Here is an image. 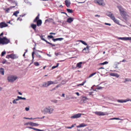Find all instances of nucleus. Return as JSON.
I'll use <instances>...</instances> for the list:
<instances>
[{
  "label": "nucleus",
  "instance_id": "3c124183",
  "mask_svg": "<svg viewBox=\"0 0 131 131\" xmlns=\"http://www.w3.org/2000/svg\"><path fill=\"white\" fill-rule=\"evenodd\" d=\"M125 80L126 81H131V80H130L129 79H125Z\"/></svg>",
  "mask_w": 131,
  "mask_h": 131
},
{
  "label": "nucleus",
  "instance_id": "1a4fd4ad",
  "mask_svg": "<svg viewBox=\"0 0 131 131\" xmlns=\"http://www.w3.org/2000/svg\"><path fill=\"white\" fill-rule=\"evenodd\" d=\"M82 114H83L81 113H78L74 115L71 117V118H78L81 117Z\"/></svg>",
  "mask_w": 131,
  "mask_h": 131
},
{
  "label": "nucleus",
  "instance_id": "9b49d317",
  "mask_svg": "<svg viewBox=\"0 0 131 131\" xmlns=\"http://www.w3.org/2000/svg\"><path fill=\"white\" fill-rule=\"evenodd\" d=\"M118 39H121L124 40H131V37H118Z\"/></svg>",
  "mask_w": 131,
  "mask_h": 131
},
{
  "label": "nucleus",
  "instance_id": "bf43d9fd",
  "mask_svg": "<svg viewBox=\"0 0 131 131\" xmlns=\"http://www.w3.org/2000/svg\"><path fill=\"white\" fill-rule=\"evenodd\" d=\"M126 60L125 59H123L122 60V61H120V62H126Z\"/></svg>",
  "mask_w": 131,
  "mask_h": 131
},
{
  "label": "nucleus",
  "instance_id": "f3484780",
  "mask_svg": "<svg viewBox=\"0 0 131 131\" xmlns=\"http://www.w3.org/2000/svg\"><path fill=\"white\" fill-rule=\"evenodd\" d=\"M87 125L84 123H82L80 124L79 125L77 126V128L84 127L86 126Z\"/></svg>",
  "mask_w": 131,
  "mask_h": 131
},
{
  "label": "nucleus",
  "instance_id": "6e6552de",
  "mask_svg": "<svg viewBox=\"0 0 131 131\" xmlns=\"http://www.w3.org/2000/svg\"><path fill=\"white\" fill-rule=\"evenodd\" d=\"M103 0H94V2L96 4H98L100 5L104 6L105 4L103 2Z\"/></svg>",
  "mask_w": 131,
  "mask_h": 131
},
{
  "label": "nucleus",
  "instance_id": "4be33fe9",
  "mask_svg": "<svg viewBox=\"0 0 131 131\" xmlns=\"http://www.w3.org/2000/svg\"><path fill=\"white\" fill-rule=\"evenodd\" d=\"M29 124L30 125L32 126H37L39 125V124H37L32 122H30Z\"/></svg>",
  "mask_w": 131,
  "mask_h": 131
},
{
  "label": "nucleus",
  "instance_id": "e2e57ef3",
  "mask_svg": "<svg viewBox=\"0 0 131 131\" xmlns=\"http://www.w3.org/2000/svg\"><path fill=\"white\" fill-rule=\"evenodd\" d=\"M50 34H53V35H55V33H53V32H51L50 33Z\"/></svg>",
  "mask_w": 131,
  "mask_h": 131
},
{
  "label": "nucleus",
  "instance_id": "58836bf2",
  "mask_svg": "<svg viewBox=\"0 0 131 131\" xmlns=\"http://www.w3.org/2000/svg\"><path fill=\"white\" fill-rule=\"evenodd\" d=\"M46 43L51 45L52 46H56L55 44H53L49 42H48V41L46 42Z\"/></svg>",
  "mask_w": 131,
  "mask_h": 131
},
{
  "label": "nucleus",
  "instance_id": "f03ea898",
  "mask_svg": "<svg viewBox=\"0 0 131 131\" xmlns=\"http://www.w3.org/2000/svg\"><path fill=\"white\" fill-rule=\"evenodd\" d=\"M53 111V109L52 108H51L49 106L45 108L42 111V112L45 114H47V113L50 114L52 113Z\"/></svg>",
  "mask_w": 131,
  "mask_h": 131
},
{
  "label": "nucleus",
  "instance_id": "680f3d73",
  "mask_svg": "<svg viewBox=\"0 0 131 131\" xmlns=\"http://www.w3.org/2000/svg\"><path fill=\"white\" fill-rule=\"evenodd\" d=\"M53 102L55 103H57V101L56 100H54Z\"/></svg>",
  "mask_w": 131,
  "mask_h": 131
},
{
  "label": "nucleus",
  "instance_id": "ddd939ff",
  "mask_svg": "<svg viewBox=\"0 0 131 131\" xmlns=\"http://www.w3.org/2000/svg\"><path fill=\"white\" fill-rule=\"evenodd\" d=\"M8 58H10L12 59H14L16 58V55L13 54L8 55Z\"/></svg>",
  "mask_w": 131,
  "mask_h": 131
},
{
  "label": "nucleus",
  "instance_id": "338daca9",
  "mask_svg": "<svg viewBox=\"0 0 131 131\" xmlns=\"http://www.w3.org/2000/svg\"><path fill=\"white\" fill-rule=\"evenodd\" d=\"M25 119H32V118H26L25 117Z\"/></svg>",
  "mask_w": 131,
  "mask_h": 131
},
{
  "label": "nucleus",
  "instance_id": "7ed1b4c3",
  "mask_svg": "<svg viewBox=\"0 0 131 131\" xmlns=\"http://www.w3.org/2000/svg\"><path fill=\"white\" fill-rule=\"evenodd\" d=\"M10 42L9 40L6 37H3V38L0 37V45L7 44Z\"/></svg>",
  "mask_w": 131,
  "mask_h": 131
},
{
  "label": "nucleus",
  "instance_id": "37998d69",
  "mask_svg": "<svg viewBox=\"0 0 131 131\" xmlns=\"http://www.w3.org/2000/svg\"><path fill=\"white\" fill-rule=\"evenodd\" d=\"M111 120L113 119H116V120H120V119L118 118H114L111 119Z\"/></svg>",
  "mask_w": 131,
  "mask_h": 131
},
{
  "label": "nucleus",
  "instance_id": "4468645a",
  "mask_svg": "<svg viewBox=\"0 0 131 131\" xmlns=\"http://www.w3.org/2000/svg\"><path fill=\"white\" fill-rule=\"evenodd\" d=\"M89 47L88 46H87L86 47L83 49V51L84 53H88L89 52Z\"/></svg>",
  "mask_w": 131,
  "mask_h": 131
},
{
  "label": "nucleus",
  "instance_id": "a19ab883",
  "mask_svg": "<svg viewBox=\"0 0 131 131\" xmlns=\"http://www.w3.org/2000/svg\"><path fill=\"white\" fill-rule=\"evenodd\" d=\"M53 20V19L52 18H49L48 19L46 20V21H48L49 22Z\"/></svg>",
  "mask_w": 131,
  "mask_h": 131
},
{
  "label": "nucleus",
  "instance_id": "473e14b6",
  "mask_svg": "<svg viewBox=\"0 0 131 131\" xmlns=\"http://www.w3.org/2000/svg\"><path fill=\"white\" fill-rule=\"evenodd\" d=\"M67 11L69 13H72L73 12L72 10L69 9H67Z\"/></svg>",
  "mask_w": 131,
  "mask_h": 131
},
{
  "label": "nucleus",
  "instance_id": "7c9ffc66",
  "mask_svg": "<svg viewBox=\"0 0 131 131\" xmlns=\"http://www.w3.org/2000/svg\"><path fill=\"white\" fill-rule=\"evenodd\" d=\"M97 87L96 88L95 91H97L96 90H99V89H102L103 88L101 86V87H98V85H97Z\"/></svg>",
  "mask_w": 131,
  "mask_h": 131
},
{
  "label": "nucleus",
  "instance_id": "2eb2a0df",
  "mask_svg": "<svg viewBox=\"0 0 131 131\" xmlns=\"http://www.w3.org/2000/svg\"><path fill=\"white\" fill-rule=\"evenodd\" d=\"M65 4L67 7H69L70 6L71 3L68 0H66L65 1Z\"/></svg>",
  "mask_w": 131,
  "mask_h": 131
},
{
  "label": "nucleus",
  "instance_id": "603ef678",
  "mask_svg": "<svg viewBox=\"0 0 131 131\" xmlns=\"http://www.w3.org/2000/svg\"><path fill=\"white\" fill-rule=\"evenodd\" d=\"M77 2L78 3L80 4V3H84L85 2V1H84L83 2H78V1H77Z\"/></svg>",
  "mask_w": 131,
  "mask_h": 131
},
{
  "label": "nucleus",
  "instance_id": "aec40b11",
  "mask_svg": "<svg viewBox=\"0 0 131 131\" xmlns=\"http://www.w3.org/2000/svg\"><path fill=\"white\" fill-rule=\"evenodd\" d=\"M31 26L34 30H36V28L37 27V25L36 24H32L31 25Z\"/></svg>",
  "mask_w": 131,
  "mask_h": 131
},
{
  "label": "nucleus",
  "instance_id": "09e8293b",
  "mask_svg": "<svg viewBox=\"0 0 131 131\" xmlns=\"http://www.w3.org/2000/svg\"><path fill=\"white\" fill-rule=\"evenodd\" d=\"M25 110L26 111H28L29 110V107H26L25 108Z\"/></svg>",
  "mask_w": 131,
  "mask_h": 131
},
{
  "label": "nucleus",
  "instance_id": "c03bdc74",
  "mask_svg": "<svg viewBox=\"0 0 131 131\" xmlns=\"http://www.w3.org/2000/svg\"><path fill=\"white\" fill-rule=\"evenodd\" d=\"M13 102L14 104H17V103L16 102V101L15 99L13 101Z\"/></svg>",
  "mask_w": 131,
  "mask_h": 131
},
{
  "label": "nucleus",
  "instance_id": "c85d7f7f",
  "mask_svg": "<svg viewBox=\"0 0 131 131\" xmlns=\"http://www.w3.org/2000/svg\"><path fill=\"white\" fill-rule=\"evenodd\" d=\"M29 128H31V129H33L35 130H36V131H42V130H40V129H36V128H33V127H29Z\"/></svg>",
  "mask_w": 131,
  "mask_h": 131
},
{
  "label": "nucleus",
  "instance_id": "79ce46f5",
  "mask_svg": "<svg viewBox=\"0 0 131 131\" xmlns=\"http://www.w3.org/2000/svg\"><path fill=\"white\" fill-rule=\"evenodd\" d=\"M36 54L37 57L39 58H41V56L39 55L38 53H36Z\"/></svg>",
  "mask_w": 131,
  "mask_h": 131
},
{
  "label": "nucleus",
  "instance_id": "bb28decb",
  "mask_svg": "<svg viewBox=\"0 0 131 131\" xmlns=\"http://www.w3.org/2000/svg\"><path fill=\"white\" fill-rule=\"evenodd\" d=\"M48 86L47 82H44L43 83L42 87H47Z\"/></svg>",
  "mask_w": 131,
  "mask_h": 131
},
{
  "label": "nucleus",
  "instance_id": "c9c22d12",
  "mask_svg": "<svg viewBox=\"0 0 131 131\" xmlns=\"http://www.w3.org/2000/svg\"><path fill=\"white\" fill-rule=\"evenodd\" d=\"M6 53V51H4L2 52L1 53V56L2 57L3 56L4 54H5Z\"/></svg>",
  "mask_w": 131,
  "mask_h": 131
},
{
  "label": "nucleus",
  "instance_id": "8fccbe9b",
  "mask_svg": "<svg viewBox=\"0 0 131 131\" xmlns=\"http://www.w3.org/2000/svg\"><path fill=\"white\" fill-rule=\"evenodd\" d=\"M105 24L106 25H108L109 26H110L111 25V24H110L108 23H105Z\"/></svg>",
  "mask_w": 131,
  "mask_h": 131
},
{
  "label": "nucleus",
  "instance_id": "a878e982",
  "mask_svg": "<svg viewBox=\"0 0 131 131\" xmlns=\"http://www.w3.org/2000/svg\"><path fill=\"white\" fill-rule=\"evenodd\" d=\"M78 41L81 42L82 44L86 46L88 45L87 43L85 41H83L82 40H79Z\"/></svg>",
  "mask_w": 131,
  "mask_h": 131
},
{
  "label": "nucleus",
  "instance_id": "dca6fc26",
  "mask_svg": "<svg viewBox=\"0 0 131 131\" xmlns=\"http://www.w3.org/2000/svg\"><path fill=\"white\" fill-rule=\"evenodd\" d=\"M74 19L73 18H68L67 20V22L69 23H71L73 21Z\"/></svg>",
  "mask_w": 131,
  "mask_h": 131
},
{
  "label": "nucleus",
  "instance_id": "864d4df0",
  "mask_svg": "<svg viewBox=\"0 0 131 131\" xmlns=\"http://www.w3.org/2000/svg\"><path fill=\"white\" fill-rule=\"evenodd\" d=\"M17 91L18 92V93L19 94H20V95H22V93H20V92H19L18 90H17Z\"/></svg>",
  "mask_w": 131,
  "mask_h": 131
},
{
  "label": "nucleus",
  "instance_id": "69168bd1",
  "mask_svg": "<svg viewBox=\"0 0 131 131\" xmlns=\"http://www.w3.org/2000/svg\"><path fill=\"white\" fill-rule=\"evenodd\" d=\"M64 95H65V94H64V93H63L62 94V96H63V97H64Z\"/></svg>",
  "mask_w": 131,
  "mask_h": 131
},
{
  "label": "nucleus",
  "instance_id": "72a5a7b5",
  "mask_svg": "<svg viewBox=\"0 0 131 131\" xmlns=\"http://www.w3.org/2000/svg\"><path fill=\"white\" fill-rule=\"evenodd\" d=\"M34 64L36 66H38L39 65V64L38 62H35L34 63Z\"/></svg>",
  "mask_w": 131,
  "mask_h": 131
},
{
  "label": "nucleus",
  "instance_id": "cd10ccee",
  "mask_svg": "<svg viewBox=\"0 0 131 131\" xmlns=\"http://www.w3.org/2000/svg\"><path fill=\"white\" fill-rule=\"evenodd\" d=\"M126 101L125 100H117V101L119 102L120 103H123L126 102V101Z\"/></svg>",
  "mask_w": 131,
  "mask_h": 131
},
{
  "label": "nucleus",
  "instance_id": "4c0bfd02",
  "mask_svg": "<svg viewBox=\"0 0 131 131\" xmlns=\"http://www.w3.org/2000/svg\"><path fill=\"white\" fill-rule=\"evenodd\" d=\"M17 98H18L19 100H21L23 99L24 100H25V97H20L19 96H17Z\"/></svg>",
  "mask_w": 131,
  "mask_h": 131
},
{
  "label": "nucleus",
  "instance_id": "e433bc0d",
  "mask_svg": "<svg viewBox=\"0 0 131 131\" xmlns=\"http://www.w3.org/2000/svg\"><path fill=\"white\" fill-rule=\"evenodd\" d=\"M40 38L41 40L45 41L46 42L48 41L47 40H46L45 39L43 38V36H40Z\"/></svg>",
  "mask_w": 131,
  "mask_h": 131
},
{
  "label": "nucleus",
  "instance_id": "2f4dec72",
  "mask_svg": "<svg viewBox=\"0 0 131 131\" xmlns=\"http://www.w3.org/2000/svg\"><path fill=\"white\" fill-rule=\"evenodd\" d=\"M108 63V62L107 61H105L103 63H101L100 64L101 65H105L107 64Z\"/></svg>",
  "mask_w": 131,
  "mask_h": 131
},
{
  "label": "nucleus",
  "instance_id": "a18cd8bd",
  "mask_svg": "<svg viewBox=\"0 0 131 131\" xmlns=\"http://www.w3.org/2000/svg\"><path fill=\"white\" fill-rule=\"evenodd\" d=\"M53 36L51 35H48V38H53Z\"/></svg>",
  "mask_w": 131,
  "mask_h": 131
},
{
  "label": "nucleus",
  "instance_id": "ea45409f",
  "mask_svg": "<svg viewBox=\"0 0 131 131\" xmlns=\"http://www.w3.org/2000/svg\"><path fill=\"white\" fill-rule=\"evenodd\" d=\"M59 64V63H57V64L56 66H53V67H52V69H54V68L57 67H58V66Z\"/></svg>",
  "mask_w": 131,
  "mask_h": 131
},
{
  "label": "nucleus",
  "instance_id": "49530a36",
  "mask_svg": "<svg viewBox=\"0 0 131 131\" xmlns=\"http://www.w3.org/2000/svg\"><path fill=\"white\" fill-rule=\"evenodd\" d=\"M6 60L5 59L2 62V63L3 64H4L6 63Z\"/></svg>",
  "mask_w": 131,
  "mask_h": 131
},
{
  "label": "nucleus",
  "instance_id": "f704fd0d",
  "mask_svg": "<svg viewBox=\"0 0 131 131\" xmlns=\"http://www.w3.org/2000/svg\"><path fill=\"white\" fill-rule=\"evenodd\" d=\"M115 74L114 73H111L110 74V75L112 76H116L117 77H118V74H116L117 75H115Z\"/></svg>",
  "mask_w": 131,
  "mask_h": 131
},
{
  "label": "nucleus",
  "instance_id": "39448f33",
  "mask_svg": "<svg viewBox=\"0 0 131 131\" xmlns=\"http://www.w3.org/2000/svg\"><path fill=\"white\" fill-rule=\"evenodd\" d=\"M39 15L38 14L33 20L34 23L37 22V25L38 26H41L42 23L41 20V19H39Z\"/></svg>",
  "mask_w": 131,
  "mask_h": 131
},
{
  "label": "nucleus",
  "instance_id": "9d476101",
  "mask_svg": "<svg viewBox=\"0 0 131 131\" xmlns=\"http://www.w3.org/2000/svg\"><path fill=\"white\" fill-rule=\"evenodd\" d=\"M95 113L96 114L99 116H103L107 115V114L106 113H105L103 112H95Z\"/></svg>",
  "mask_w": 131,
  "mask_h": 131
},
{
  "label": "nucleus",
  "instance_id": "f257e3e1",
  "mask_svg": "<svg viewBox=\"0 0 131 131\" xmlns=\"http://www.w3.org/2000/svg\"><path fill=\"white\" fill-rule=\"evenodd\" d=\"M117 7L119 10L121 15L124 19H126L127 18V16L126 12L124 10V9L121 7L118 6Z\"/></svg>",
  "mask_w": 131,
  "mask_h": 131
},
{
  "label": "nucleus",
  "instance_id": "f8f14e48",
  "mask_svg": "<svg viewBox=\"0 0 131 131\" xmlns=\"http://www.w3.org/2000/svg\"><path fill=\"white\" fill-rule=\"evenodd\" d=\"M7 24L5 23V22H2L0 23V27L1 28H2L3 27H7Z\"/></svg>",
  "mask_w": 131,
  "mask_h": 131
},
{
  "label": "nucleus",
  "instance_id": "a211bd4d",
  "mask_svg": "<svg viewBox=\"0 0 131 131\" xmlns=\"http://www.w3.org/2000/svg\"><path fill=\"white\" fill-rule=\"evenodd\" d=\"M63 38H57L56 39H53L52 40L54 41H56L58 40H59V41H61L62 40H63Z\"/></svg>",
  "mask_w": 131,
  "mask_h": 131
},
{
  "label": "nucleus",
  "instance_id": "5701e85b",
  "mask_svg": "<svg viewBox=\"0 0 131 131\" xmlns=\"http://www.w3.org/2000/svg\"><path fill=\"white\" fill-rule=\"evenodd\" d=\"M82 64V62H81L78 63L77 65V67H78L79 68H81V66Z\"/></svg>",
  "mask_w": 131,
  "mask_h": 131
},
{
  "label": "nucleus",
  "instance_id": "0e129e2a",
  "mask_svg": "<svg viewBox=\"0 0 131 131\" xmlns=\"http://www.w3.org/2000/svg\"><path fill=\"white\" fill-rule=\"evenodd\" d=\"M3 32H2L0 35V36H3Z\"/></svg>",
  "mask_w": 131,
  "mask_h": 131
},
{
  "label": "nucleus",
  "instance_id": "423d86ee",
  "mask_svg": "<svg viewBox=\"0 0 131 131\" xmlns=\"http://www.w3.org/2000/svg\"><path fill=\"white\" fill-rule=\"evenodd\" d=\"M17 79V77L13 76H9L7 78V79L8 81L11 82H13L14 81L16 80Z\"/></svg>",
  "mask_w": 131,
  "mask_h": 131
},
{
  "label": "nucleus",
  "instance_id": "052dcab7",
  "mask_svg": "<svg viewBox=\"0 0 131 131\" xmlns=\"http://www.w3.org/2000/svg\"><path fill=\"white\" fill-rule=\"evenodd\" d=\"M95 16L96 17H97V16H98V17H100V15H95Z\"/></svg>",
  "mask_w": 131,
  "mask_h": 131
},
{
  "label": "nucleus",
  "instance_id": "5fc2aeb1",
  "mask_svg": "<svg viewBox=\"0 0 131 131\" xmlns=\"http://www.w3.org/2000/svg\"><path fill=\"white\" fill-rule=\"evenodd\" d=\"M61 86V84H58L56 86V88H58V87H59Z\"/></svg>",
  "mask_w": 131,
  "mask_h": 131
},
{
  "label": "nucleus",
  "instance_id": "6ab92c4d",
  "mask_svg": "<svg viewBox=\"0 0 131 131\" xmlns=\"http://www.w3.org/2000/svg\"><path fill=\"white\" fill-rule=\"evenodd\" d=\"M47 83L48 84V86L52 84H56V83H54V82L52 81H48L47 82Z\"/></svg>",
  "mask_w": 131,
  "mask_h": 131
},
{
  "label": "nucleus",
  "instance_id": "393cba45",
  "mask_svg": "<svg viewBox=\"0 0 131 131\" xmlns=\"http://www.w3.org/2000/svg\"><path fill=\"white\" fill-rule=\"evenodd\" d=\"M86 80H84L83 81L82 83L80 84H78L77 85V86H79L80 85H83L84 84H85V83H86Z\"/></svg>",
  "mask_w": 131,
  "mask_h": 131
},
{
  "label": "nucleus",
  "instance_id": "774afa93",
  "mask_svg": "<svg viewBox=\"0 0 131 131\" xmlns=\"http://www.w3.org/2000/svg\"><path fill=\"white\" fill-rule=\"evenodd\" d=\"M16 100V101H18V100H19V99H18V98H17V99H15Z\"/></svg>",
  "mask_w": 131,
  "mask_h": 131
},
{
  "label": "nucleus",
  "instance_id": "6e6d98bb",
  "mask_svg": "<svg viewBox=\"0 0 131 131\" xmlns=\"http://www.w3.org/2000/svg\"><path fill=\"white\" fill-rule=\"evenodd\" d=\"M104 68H103V67H101V68H99L98 69V70H100V69H104Z\"/></svg>",
  "mask_w": 131,
  "mask_h": 131
},
{
  "label": "nucleus",
  "instance_id": "c756f323",
  "mask_svg": "<svg viewBox=\"0 0 131 131\" xmlns=\"http://www.w3.org/2000/svg\"><path fill=\"white\" fill-rule=\"evenodd\" d=\"M96 72H94V73H93L91 74L89 76V77H88V78H90L91 77H92V76H93L94 75H95V74H96Z\"/></svg>",
  "mask_w": 131,
  "mask_h": 131
},
{
  "label": "nucleus",
  "instance_id": "4d7b16f0",
  "mask_svg": "<svg viewBox=\"0 0 131 131\" xmlns=\"http://www.w3.org/2000/svg\"><path fill=\"white\" fill-rule=\"evenodd\" d=\"M34 52H33L32 53V56L33 58H34Z\"/></svg>",
  "mask_w": 131,
  "mask_h": 131
},
{
  "label": "nucleus",
  "instance_id": "13d9d810",
  "mask_svg": "<svg viewBox=\"0 0 131 131\" xmlns=\"http://www.w3.org/2000/svg\"><path fill=\"white\" fill-rule=\"evenodd\" d=\"M75 94H76L78 96H79V94L78 92H77L75 93Z\"/></svg>",
  "mask_w": 131,
  "mask_h": 131
},
{
  "label": "nucleus",
  "instance_id": "0eeeda50",
  "mask_svg": "<svg viewBox=\"0 0 131 131\" xmlns=\"http://www.w3.org/2000/svg\"><path fill=\"white\" fill-rule=\"evenodd\" d=\"M13 3L14 4H15V6H10L9 8H6L4 9V10L6 11V13H8L9 12V11L10 9H12L13 8L15 7L17 5V3L15 1H14L13 2Z\"/></svg>",
  "mask_w": 131,
  "mask_h": 131
},
{
  "label": "nucleus",
  "instance_id": "412c9836",
  "mask_svg": "<svg viewBox=\"0 0 131 131\" xmlns=\"http://www.w3.org/2000/svg\"><path fill=\"white\" fill-rule=\"evenodd\" d=\"M0 73L2 75H3L4 74V69L2 68H0Z\"/></svg>",
  "mask_w": 131,
  "mask_h": 131
},
{
  "label": "nucleus",
  "instance_id": "de8ad7c7",
  "mask_svg": "<svg viewBox=\"0 0 131 131\" xmlns=\"http://www.w3.org/2000/svg\"><path fill=\"white\" fill-rule=\"evenodd\" d=\"M20 20V21H21L22 20V19L21 18H20V17H19L17 18V20Z\"/></svg>",
  "mask_w": 131,
  "mask_h": 131
},
{
  "label": "nucleus",
  "instance_id": "b1692460",
  "mask_svg": "<svg viewBox=\"0 0 131 131\" xmlns=\"http://www.w3.org/2000/svg\"><path fill=\"white\" fill-rule=\"evenodd\" d=\"M19 13V10H17L15 12L13 13V15H15L16 17L17 16V14H18Z\"/></svg>",
  "mask_w": 131,
  "mask_h": 131
},
{
  "label": "nucleus",
  "instance_id": "20e7f679",
  "mask_svg": "<svg viewBox=\"0 0 131 131\" xmlns=\"http://www.w3.org/2000/svg\"><path fill=\"white\" fill-rule=\"evenodd\" d=\"M106 15L110 17L116 23L118 24L119 23V21L116 19L113 14L110 12H108L106 13Z\"/></svg>",
  "mask_w": 131,
  "mask_h": 131
}]
</instances>
